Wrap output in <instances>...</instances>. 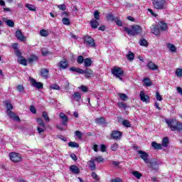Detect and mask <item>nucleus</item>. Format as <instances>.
I'll list each match as a JSON object with an SVG mask.
<instances>
[{
  "label": "nucleus",
  "instance_id": "c85d7f7f",
  "mask_svg": "<svg viewBox=\"0 0 182 182\" xmlns=\"http://www.w3.org/2000/svg\"><path fill=\"white\" fill-rule=\"evenodd\" d=\"M107 21H110V22H114L116 21V17L112 13H109L106 15Z\"/></svg>",
  "mask_w": 182,
  "mask_h": 182
},
{
  "label": "nucleus",
  "instance_id": "393cba45",
  "mask_svg": "<svg viewBox=\"0 0 182 182\" xmlns=\"http://www.w3.org/2000/svg\"><path fill=\"white\" fill-rule=\"evenodd\" d=\"M92 63H93V61H92V58H87L84 60L85 68H90V66H92Z\"/></svg>",
  "mask_w": 182,
  "mask_h": 182
},
{
  "label": "nucleus",
  "instance_id": "423d86ee",
  "mask_svg": "<svg viewBox=\"0 0 182 182\" xmlns=\"http://www.w3.org/2000/svg\"><path fill=\"white\" fill-rule=\"evenodd\" d=\"M9 156L13 163H19L22 161V155H21L19 153L11 152L9 153Z\"/></svg>",
  "mask_w": 182,
  "mask_h": 182
},
{
  "label": "nucleus",
  "instance_id": "7c9ffc66",
  "mask_svg": "<svg viewBox=\"0 0 182 182\" xmlns=\"http://www.w3.org/2000/svg\"><path fill=\"white\" fill-rule=\"evenodd\" d=\"M168 143H170L168 137L165 136L163 138L161 145L163 146V147H168Z\"/></svg>",
  "mask_w": 182,
  "mask_h": 182
},
{
  "label": "nucleus",
  "instance_id": "8fccbe9b",
  "mask_svg": "<svg viewBox=\"0 0 182 182\" xmlns=\"http://www.w3.org/2000/svg\"><path fill=\"white\" fill-rule=\"evenodd\" d=\"M94 17L95 21H100V12H99V11H95L94 12Z\"/></svg>",
  "mask_w": 182,
  "mask_h": 182
},
{
  "label": "nucleus",
  "instance_id": "a211bd4d",
  "mask_svg": "<svg viewBox=\"0 0 182 182\" xmlns=\"http://www.w3.org/2000/svg\"><path fill=\"white\" fill-rule=\"evenodd\" d=\"M40 76H41L43 79H48L49 76V70L47 68H41L40 70Z\"/></svg>",
  "mask_w": 182,
  "mask_h": 182
},
{
  "label": "nucleus",
  "instance_id": "f3484780",
  "mask_svg": "<svg viewBox=\"0 0 182 182\" xmlns=\"http://www.w3.org/2000/svg\"><path fill=\"white\" fill-rule=\"evenodd\" d=\"M151 33H154V35H155L156 36H160V33L161 32L157 25H153L151 27Z\"/></svg>",
  "mask_w": 182,
  "mask_h": 182
},
{
  "label": "nucleus",
  "instance_id": "39448f33",
  "mask_svg": "<svg viewBox=\"0 0 182 182\" xmlns=\"http://www.w3.org/2000/svg\"><path fill=\"white\" fill-rule=\"evenodd\" d=\"M111 73L113 75V76L117 77V79L123 80V76H124V70H123L122 68L114 66L111 70Z\"/></svg>",
  "mask_w": 182,
  "mask_h": 182
},
{
  "label": "nucleus",
  "instance_id": "5701e85b",
  "mask_svg": "<svg viewBox=\"0 0 182 182\" xmlns=\"http://www.w3.org/2000/svg\"><path fill=\"white\" fill-rule=\"evenodd\" d=\"M16 38H17V39L18 41H21V42H23V41H25V36H23V34L22 33V31L21 30H17L16 31Z\"/></svg>",
  "mask_w": 182,
  "mask_h": 182
},
{
  "label": "nucleus",
  "instance_id": "09e8293b",
  "mask_svg": "<svg viewBox=\"0 0 182 182\" xmlns=\"http://www.w3.org/2000/svg\"><path fill=\"white\" fill-rule=\"evenodd\" d=\"M127 59H128V60H133V59H134V53L129 51L128 54L127 55Z\"/></svg>",
  "mask_w": 182,
  "mask_h": 182
},
{
  "label": "nucleus",
  "instance_id": "dca6fc26",
  "mask_svg": "<svg viewBox=\"0 0 182 182\" xmlns=\"http://www.w3.org/2000/svg\"><path fill=\"white\" fill-rule=\"evenodd\" d=\"M59 116L60 119H62V125L68 126V122H69V118H68V116H66V114H65L63 112H60Z\"/></svg>",
  "mask_w": 182,
  "mask_h": 182
},
{
  "label": "nucleus",
  "instance_id": "2f4dec72",
  "mask_svg": "<svg viewBox=\"0 0 182 182\" xmlns=\"http://www.w3.org/2000/svg\"><path fill=\"white\" fill-rule=\"evenodd\" d=\"M90 25L91 28H93V29H97V26H99V21L92 18L90 21Z\"/></svg>",
  "mask_w": 182,
  "mask_h": 182
},
{
  "label": "nucleus",
  "instance_id": "4d7b16f0",
  "mask_svg": "<svg viewBox=\"0 0 182 182\" xmlns=\"http://www.w3.org/2000/svg\"><path fill=\"white\" fill-rule=\"evenodd\" d=\"M91 177H92L94 180H96V181H99V180H100V178H99V176L96 174V172H92Z\"/></svg>",
  "mask_w": 182,
  "mask_h": 182
},
{
  "label": "nucleus",
  "instance_id": "a19ab883",
  "mask_svg": "<svg viewBox=\"0 0 182 182\" xmlns=\"http://www.w3.org/2000/svg\"><path fill=\"white\" fill-rule=\"evenodd\" d=\"M117 106L119 109H124V110H126L127 109V104L123 103V102H118Z\"/></svg>",
  "mask_w": 182,
  "mask_h": 182
},
{
  "label": "nucleus",
  "instance_id": "f257e3e1",
  "mask_svg": "<svg viewBox=\"0 0 182 182\" xmlns=\"http://www.w3.org/2000/svg\"><path fill=\"white\" fill-rule=\"evenodd\" d=\"M168 127L171 129V132H177V133H182V122L176 119H172L166 121Z\"/></svg>",
  "mask_w": 182,
  "mask_h": 182
},
{
  "label": "nucleus",
  "instance_id": "864d4df0",
  "mask_svg": "<svg viewBox=\"0 0 182 182\" xmlns=\"http://www.w3.org/2000/svg\"><path fill=\"white\" fill-rule=\"evenodd\" d=\"M118 149H119V144L114 143L111 146V150L112 151H117Z\"/></svg>",
  "mask_w": 182,
  "mask_h": 182
},
{
  "label": "nucleus",
  "instance_id": "bf43d9fd",
  "mask_svg": "<svg viewBox=\"0 0 182 182\" xmlns=\"http://www.w3.org/2000/svg\"><path fill=\"white\" fill-rule=\"evenodd\" d=\"M16 56H17L18 58V59H20L21 58H22V53L21 52L20 50H16L14 52Z\"/></svg>",
  "mask_w": 182,
  "mask_h": 182
},
{
  "label": "nucleus",
  "instance_id": "79ce46f5",
  "mask_svg": "<svg viewBox=\"0 0 182 182\" xmlns=\"http://www.w3.org/2000/svg\"><path fill=\"white\" fill-rule=\"evenodd\" d=\"M118 96H119V99H121V100H123L124 102H126V100H127L128 99L127 95L124 93H119Z\"/></svg>",
  "mask_w": 182,
  "mask_h": 182
},
{
  "label": "nucleus",
  "instance_id": "052dcab7",
  "mask_svg": "<svg viewBox=\"0 0 182 182\" xmlns=\"http://www.w3.org/2000/svg\"><path fill=\"white\" fill-rule=\"evenodd\" d=\"M156 100H159V102H161V100H163V97H161V95H160V92H156Z\"/></svg>",
  "mask_w": 182,
  "mask_h": 182
},
{
  "label": "nucleus",
  "instance_id": "ddd939ff",
  "mask_svg": "<svg viewBox=\"0 0 182 182\" xmlns=\"http://www.w3.org/2000/svg\"><path fill=\"white\" fill-rule=\"evenodd\" d=\"M138 153L140 154V158L141 160H143L146 164H149V154L141 150L138 151Z\"/></svg>",
  "mask_w": 182,
  "mask_h": 182
},
{
  "label": "nucleus",
  "instance_id": "3c124183",
  "mask_svg": "<svg viewBox=\"0 0 182 182\" xmlns=\"http://www.w3.org/2000/svg\"><path fill=\"white\" fill-rule=\"evenodd\" d=\"M114 22L117 26H123V22L120 20V18L116 17Z\"/></svg>",
  "mask_w": 182,
  "mask_h": 182
},
{
  "label": "nucleus",
  "instance_id": "aec40b11",
  "mask_svg": "<svg viewBox=\"0 0 182 182\" xmlns=\"http://www.w3.org/2000/svg\"><path fill=\"white\" fill-rule=\"evenodd\" d=\"M146 66L149 70H159V66H157L156 63H153V61L148 62Z\"/></svg>",
  "mask_w": 182,
  "mask_h": 182
},
{
  "label": "nucleus",
  "instance_id": "473e14b6",
  "mask_svg": "<svg viewBox=\"0 0 182 182\" xmlns=\"http://www.w3.org/2000/svg\"><path fill=\"white\" fill-rule=\"evenodd\" d=\"M69 70L70 72H76V73H80V75H82V73H83V70H82V68L76 67H71L69 68Z\"/></svg>",
  "mask_w": 182,
  "mask_h": 182
},
{
  "label": "nucleus",
  "instance_id": "4be33fe9",
  "mask_svg": "<svg viewBox=\"0 0 182 182\" xmlns=\"http://www.w3.org/2000/svg\"><path fill=\"white\" fill-rule=\"evenodd\" d=\"M95 123L97 124H99L100 126H105V125L107 124V122H106V119L103 117L97 118Z\"/></svg>",
  "mask_w": 182,
  "mask_h": 182
},
{
  "label": "nucleus",
  "instance_id": "5fc2aeb1",
  "mask_svg": "<svg viewBox=\"0 0 182 182\" xmlns=\"http://www.w3.org/2000/svg\"><path fill=\"white\" fill-rule=\"evenodd\" d=\"M94 161H97V163L100 164V163H103V161H105V159L102 156H97L94 159Z\"/></svg>",
  "mask_w": 182,
  "mask_h": 182
},
{
  "label": "nucleus",
  "instance_id": "0e129e2a",
  "mask_svg": "<svg viewBox=\"0 0 182 182\" xmlns=\"http://www.w3.org/2000/svg\"><path fill=\"white\" fill-rule=\"evenodd\" d=\"M70 157L74 161H77V156H76V154H75L74 153H72L71 154H70Z\"/></svg>",
  "mask_w": 182,
  "mask_h": 182
},
{
  "label": "nucleus",
  "instance_id": "774afa93",
  "mask_svg": "<svg viewBox=\"0 0 182 182\" xmlns=\"http://www.w3.org/2000/svg\"><path fill=\"white\" fill-rule=\"evenodd\" d=\"M111 182H123V181L120 178H117L112 179Z\"/></svg>",
  "mask_w": 182,
  "mask_h": 182
},
{
  "label": "nucleus",
  "instance_id": "2eb2a0df",
  "mask_svg": "<svg viewBox=\"0 0 182 182\" xmlns=\"http://www.w3.org/2000/svg\"><path fill=\"white\" fill-rule=\"evenodd\" d=\"M140 99L141 102L145 103H150V97L149 95H145L144 91H141L139 94Z\"/></svg>",
  "mask_w": 182,
  "mask_h": 182
},
{
  "label": "nucleus",
  "instance_id": "6e6d98bb",
  "mask_svg": "<svg viewBox=\"0 0 182 182\" xmlns=\"http://www.w3.org/2000/svg\"><path fill=\"white\" fill-rule=\"evenodd\" d=\"M75 136H77V139H79V140H81L83 136V134H82L80 131H75Z\"/></svg>",
  "mask_w": 182,
  "mask_h": 182
},
{
  "label": "nucleus",
  "instance_id": "412c9836",
  "mask_svg": "<svg viewBox=\"0 0 182 182\" xmlns=\"http://www.w3.org/2000/svg\"><path fill=\"white\" fill-rule=\"evenodd\" d=\"M2 21L7 25V26H9V28H14V26H15V22L11 19L4 17Z\"/></svg>",
  "mask_w": 182,
  "mask_h": 182
},
{
  "label": "nucleus",
  "instance_id": "9b49d317",
  "mask_svg": "<svg viewBox=\"0 0 182 182\" xmlns=\"http://www.w3.org/2000/svg\"><path fill=\"white\" fill-rule=\"evenodd\" d=\"M57 66L59 68L60 70H65V69L69 68V62L67 59H63L57 64Z\"/></svg>",
  "mask_w": 182,
  "mask_h": 182
},
{
  "label": "nucleus",
  "instance_id": "f8f14e48",
  "mask_svg": "<svg viewBox=\"0 0 182 182\" xmlns=\"http://www.w3.org/2000/svg\"><path fill=\"white\" fill-rule=\"evenodd\" d=\"M81 75H85V77H86V79H90V77H95V73H93V70L89 68L82 70V73H81Z\"/></svg>",
  "mask_w": 182,
  "mask_h": 182
},
{
  "label": "nucleus",
  "instance_id": "a878e982",
  "mask_svg": "<svg viewBox=\"0 0 182 182\" xmlns=\"http://www.w3.org/2000/svg\"><path fill=\"white\" fill-rule=\"evenodd\" d=\"M18 63L23 65V66H28V60L26 58L21 57L17 59Z\"/></svg>",
  "mask_w": 182,
  "mask_h": 182
},
{
  "label": "nucleus",
  "instance_id": "f704fd0d",
  "mask_svg": "<svg viewBox=\"0 0 182 182\" xmlns=\"http://www.w3.org/2000/svg\"><path fill=\"white\" fill-rule=\"evenodd\" d=\"M73 97L75 100V102H80V100H82V95L79 92H75L74 93Z\"/></svg>",
  "mask_w": 182,
  "mask_h": 182
},
{
  "label": "nucleus",
  "instance_id": "72a5a7b5",
  "mask_svg": "<svg viewBox=\"0 0 182 182\" xmlns=\"http://www.w3.org/2000/svg\"><path fill=\"white\" fill-rule=\"evenodd\" d=\"M89 167L92 171H95V170H96V164H95V159H91L90 161Z\"/></svg>",
  "mask_w": 182,
  "mask_h": 182
},
{
  "label": "nucleus",
  "instance_id": "cd10ccee",
  "mask_svg": "<svg viewBox=\"0 0 182 182\" xmlns=\"http://www.w3.org/2000/svg\"><path fill=\"white\" fill-rule=\"evenodd\" d=\"M151 146L153 147V149H154V150H161L163 149L161 144H159L156 141L151 142Z\"/></svg>",
  "mask_w": 182,
  "mask_h": 182
},
{
  "label": "nucleus",
  "instance_id": "c756f323",
  "mask_svg": "<svg viewBox=\"0 0 182 182\" xmlns=\"http://www.w3.org/2000/svg\"><path fill=\"white\" fill-rule=\"evenodd\" d=\"M36 61H38V56L35 55L34 54H32L30 55V58H28V62L30 64H32Z\"/></svg>",
  "mask_w": 182,
  "mask_h": 182
},
{
  "label": "nucleus",
  "instance_id": "37998d69",
  "mask_svg": "<svg viewBox=\"0 0 182 182\" xmlns=\"http://www.w3.org/2000/svg\"><path fill=\"white\" fill-rule=\"evenodd\" d=\"M167 46L171 52H176L177 50V48L173 44L168 43Z\"/></svg>",
  "mask_w": 182,
  "mask_h": 182
},
{
  "label": "nucleus",
  "instance_id": "b1692460",
  "mask_svg": "<svg viewBox=\"0 0 182 182\" xmlns=\"http://www.w3.org/2000/svg\"><path fill=\"white\" fill-rule=\"evenodd\" d=\"M70 171L73 174H79L80 169L76 165H71L70 166Z\"/></svg>",
  "mask_w": 182,
  "mask_h": 182
},
{
  "label": "nucleus",
  "instance_id": "338daca9",
  "mask_svg": "<svg viewBox=\"0 0 182 182\" xmlns=\"http://www.w3.org/2000/svg\"><path fill=\"white\" fill-rule=\"evenodd\" d=\"M80 89L82 90V92H89V88H87L86 86L85 85H81Z\"/></svg>",
  "mask_w": 182,
  "mask_h": 182
},
{
  "label": "nucleus",
  "instance_id": "c03bdc74",
  "mask_svg": "<svg viewBox=\"0 0 182 182\" xmlns=\"http://www.w3.org/2000/svg\"><path fill=\"white\" fill-rule=\"evenodd\" d=\"M40 35L41 36H43L44 38H46L49 35V32L45 29H41L40 31Z\"/></svg>",
  "mask_w": 182,
  "mask_h": 182
},
{
  "label": "nucleus",
  "instance_id": "4c0bfd02",
  "mask_svg": "<svg viewBox=\"0 0 182 182\" xmlns=\"http://www.w3.org/2000/svg\"><path fill=\"white\" fill-rule=\"evenodd\" d=\"M132 175H134V176L136 177V178L138 180H140V178L143 177V174H141V173L139 172L138 171H132Z\"/></svg>",
  "mask_w": 182,
  "mask_h": 182
},
{
  "label": "nucleus",
  "instance_id": "9d476101",
  "mask_svg": "<svg viewBox=\"0 0 182 182\" xmlns=\"http://www.w3.org/2000/svg\"><path fill=\"white\" fill-rule=\"evenodd\" d=\"M30 83L33 86V87H36V89H43V83L41 82H36V80H35L32 77H29Z\"/></svg>",
  "mask_w": 182,
  "mask_h": 182
},
{
  "label": "nucleus",
  "instance_id": "c9c22d12",
  "mask_svg": "<svg viewBox=\"0 0 182 182\" xmlns=\"http://www.w3.org/2000/svg\"><path fill=\"white\" fill-rule=\"evenodd\" d=\"M139 45L140 46H144L145 48H147L149 46V42L145 38H141L139 41Z\"/></svg>",
  "mask_w": 182,
  "mask_h": 182
},
{
  "label": "nucleus",
  "instance_id": "7ed1b4c3",
  "mask_svg": "<svg viewBox=\"0 0 182 182\" xmlns=\"http://www.w3.org/2000/svg\"><path fill=\"white\" fill-rule=\"evenodd\" d=\"M5 106L6 107V114L10 119H13L16 122H21V118L16 115V114L12 110H14V106L9 102H6Z\"/></svg>",
  "mask_w": 182,
  "mask_h": 182
},
{
  "label": "nucleus",
  "instance_id": "58836bf2",
  "mask_svg": "<svg viewBox=\"0 0 182 182\" xmlns=\"http://www.w3.org/2000/svg\"><path fill=\"white\" fill-rule=\"evenodd\" d=\"M122 125L124 127H132V124H130V121L127 120V119H124L122 121Z\"/></svg>",
  "mask_w": 182,
  "mask_h": 182
},
{
  "label": "nucleus",
  "instance_id": "4468645a",
  "mask_svg": "<svg viewBox=\"0 0 182 182\" xmlns=\"http://www.w3.org/2000/svg\"><path fill=\"white\" fill-rule=\"evenodd\" d=\"M149 168H151V170H154L155 171H157L159 170V161H157L156 160L149 161Z\"/></svg>",
  "mask_w": 182,
  "mask_h": 182
},
{
  "label": "nucleus",
  "instance_id": "603ef678",
  "mask_svg": "<svg viewBox=\"0 0 182 182\" xmlns=\"http://www.w3.org/2000/svg\"><path fill=\"white\" fill-rule=\"evenodd\" d=\"M62 22L63 23V25H70V20L69 19V18H63L62 19Z\"/></svg>",
  "mask_w": 182,
  "mask_h": 182
},
{
  "label": "nucleus",
  "instance_id": "6ab92c4d",
  "mask_svg": "<svg viewBox=\"0 0 182 182\" xmlns=\"http://www.w3.org/2000/svg\"><path fill=\"white\" fill-rule=\"evenodd\" d=\"M157 26H158V28H159V30L161 31V32H166V31L168 29V26H167V23L164 21H160Z\"/></svg>",
  "mask_w": 182,
  "mask_h": 182
},
{
  "label": "nucleus",
  "instance_id": "f03ea898",
  "mask_svg": "<svg viewBox=\"0 0 182 182\" xmlns=\"http://www.w3.org/2000/svg\"><path fill=\"white\" fill-rule=\"evenodd\" d=\"M123 30L131 36H136V35H140V33H141L143 31L141 26L137 24L131 26V28H129V27H124Z\"/></svg>",
  "mask_w": 182,
  "mask_h": 182
},
{
  "label": "nucleus",
  "instance_id": "680f3d73",
  "mask_svg": "<svg viewBox=\"0 0 182 182\" xmlns=\"http://www.w3.org/2000/svg\"><path fill=\"white\" fill-rule=\"evenodd\" d=\"M16 88L20 92H22L23 90H25V87L22 85H17Z\"/></svg>",
  "mask_w": 182,
  "mask_h": 182
},
{
  "label": "nucleus",
  "instance_id": "13d9d810",
  "mask_svg": "<svg viewBox=\"0 0 182 182\" xmlns=\"http://www.w3.org/2000/svg\"><path fill=\"white\" fill-rule=\"evenodd\" d=\"M176 76H178V77H181L182 76V69L181 68H178L176 70Z\"/></svg>",
  "mask_w": 182,
  "mask_h": 182
},
{
  "label": "nucleus",
  "instance_id": "49530a36",
  "mask_svg": "<svg viewBox=\"0 0 182 182\" xmlns=\"http://www.w3.org/2000/svg\"><path fill=\"white\" fill-rule=\"evenodd\" d=\"M50 89H53V90H60V87L58 84H52L50 85Z\"/></svg>",
  "mask_w": 182,
  "mask_h": 182
},
{
  "label": "nucleus",
  "instance_id": "20e7f679",
  "mask_svg": "<svg viewBox=\"0 0 182 182\" xmlns=\"http://www.w3.org/2000/svg\"><path fill=\"white\" fill-rule=\"evenodd\" d=\"M152 4L154 9L158 11L167 9V2L166 0H152Z\"/></svg>",
  "mask_w": 182,
  "mask_h": 182
},
{
  "label": "nucleus",
  "instance_id": "0eeeda50",
  "mask_svg": "<svg viewBox=\"0 0 182 182\" xmlns=\"http://www.w3.org/2000/svg\"><path fill=\"white\" fill-rule=\"evenodd\" d=\"M82 39L85 43H87L88 46H90L91 48H96V43H95V39L92 36L87 35L83 36Z\"/></svg>",
  "mask_w": 182,
  "mask_h": 182
},
{
  "label": "nucleus",
  "instance_id": "1a4fd4ad",
  "mask_svg": "<svg viewBox=\"0 0 182 182\" xmlns=\"http://www.w3.org/2000/svg\"><path fill=\"white\" fill-rule=\"evenodd\" d=\"M123 136V132L119 130H113L110 134L111 140H120Z\"/></svg>",
  "mask_w": 182,
  "mask_h": 182
},
{
  "label": "nucleus",
  "instance_id": "6e6552de",
  "mask_svg": "<svg viewBox=\"0 0 182 182\" xmlns=\"http://www.w3.org/2000/svg\"><path fill=\"white\" fill-rule=\"evenodd\" d=\"M36 122L38 124L37 128L38 132L41 134V133H45V130H46V125H45V122H43V119L42 118H37Z\"/></svg>",
  "mask_w": 182,
  "mask_h": 182
},
{
  "label": "nucleus",
  "instance_id": "ea45409f",
  "mask_svg": "<svg viewBox=\"0 0 182 182\" xmlns=\"http://www.w3.org/2000/svg\"><path fill=\"white\" fill-rule=\"evenodd\" d=\"M42 117L47 123H49V122H50V118H49V117L48 116V112H46V111L43 112Z\"/></svg>",
  "mask_w": 182,
  "mask_h": 182
},
{
  "label": "nucleus",
  "instance_id": "e2e57ef3",
  "mask_svg": "<svg viewBox=\"0 0 182 182\" xmlns=\"http://www.w3.org/2000/svg\"><path fill=\"white\" fill-rule=\"evenodd\" d=\"M30 112L33 113V114H36V108L33 105L30 106Z\"/></svg>",
  "mask_w": 182,
  "mask_h": 182
},
{
  "label": "nucleus",
  "instance_id": "e433bc0d",
  "mask_svg": "<svg viewBox=\"0 0 182 182\" xmlns=\"http://www.w3.org/2000/svg\"><path fill=\"white\" fill-rule=\"evenodd\" d=\"M26 8L28 9V11H31L32 12H36V6H35L33 4H26Z\"/></svg>",
  "mask_w": 182,
  "mask_h": 182
},
{
  "label": "nucleus",
  "instance_id": "69168bd1",
  "mask_svg": "<svg viewBox=\"0 0 182 182\" xmlns=\"http://www.w3.org/2000/svg\"><path fill=\"white\" fill-rule=\"evenodd\" d=\"M58 8L60 9V11H66V5L60 4L58 6Z\"/></svg>",
  "mask_w": 182,
  "mask_h": 182
},
{
  "label": "nucleus",
  "instance_id": "bb28decb",
  "mask_svg": "<svg viewBox=\"0 0 182 182\" xmlns=\"http://www.w3.org/2000/svg\"><path fill=\"white\" fill-rule=\"evenodd\" d=\"M143 82H144V85L146 86L147 87L153 85V82H151L149 77H144L143 80Z\"/></svg>",
  "mask_w": 182,
  "mask_h": 182
},
{
  "label": "nucleus",
  "instance_id": "de8ad7c7",
  "mask_svg": "<svg viewBox=\"0 0 182 182\" xmlns=\"http://www.w3.org/2000/svg\"><path fill=\"white\" fill-rule=\"evenodd\" d=\"M83 62H85V58L83 57V55H79L77 58V63H78V65H82Z\"/></svg>",
  "mask_w": 182,
  "mask_h": 182
},
{
  "label": "nucleus",
  "instance_id": "a18cd8bd",
  "mask_svg": "<svg viewBox=\"0 0 182 182\" xmlns=\"http://www.w3.org/2000/svg\"><path fill=\"white\" fill-rule=\"evenodd\" d=\"M68 146H69V147H73V148L75 147L76 149L79 148V144H77V142H75V141H70L68 143Z\"/></svg>",
  "mask_w": 182,
  "mask_h": 182
}]
</instances>
